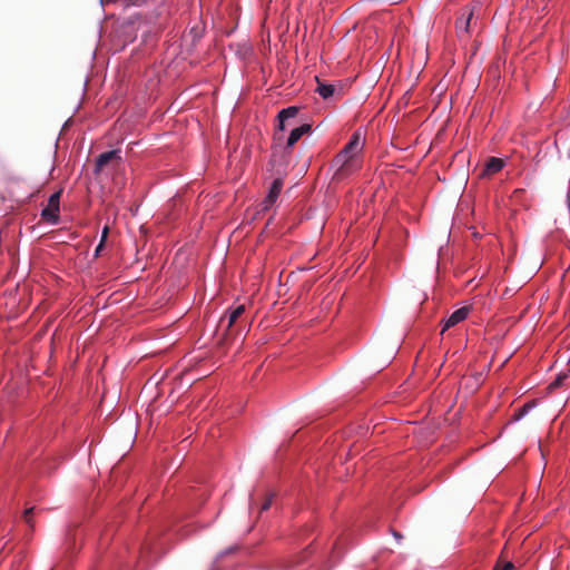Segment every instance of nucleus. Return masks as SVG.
Wrapping results in <instances>:
<instances>
[{
    "mask_svg": "<svg viewBox=\"0 0 570 570\" xmlns=\"http://www.w3.org/2000/svg\"><path fill=\"white\" fill-rule=\"evenodd\" d=\"M272 500H273L272 495L265 500V502L261 507V512L267 511L269 509V507L272 504Z\"/></svg>",
    "mask_w": 570,
    "mask_h": 570,
    "instance_id": "obj_16",
    "label": "nucleus"
},
{
    "mask_svg": "<svg viewBox=\"0 0 570 570\" xmlns=\"http://www.w3.org/2000/svg\"><path fill=\"white\" fill-rule=\"evenodd\" d=\"M514 568L513 563L508 561L503 564L502 570H512Z\"/></svg>",
    "mask_w": 570,
    "mask_h": 570,
    "instance_id": "obj_20",
    "label": "nucleus"
},
{
    "mask_svg": "<svg viewBox=\"0 0 570 570\" xmlns=\"http://www.w3.org/2000/svg\"><path fill=\"white\" fill-rule=\"evenodd\" d=\"M108 234H109V227L108 226H105L102 228V232H101V236H100V242L101 243H105L106 244V240L108 238Z\"/></svg>",
    "mask_w": 570,
    "mask_h": 570,
    "instance_id": "obj_15",
    "label": "nucleus"
},
{
    "mask_svg": "<svg viewBox=\"0 0 570 570\" xmlns=\"http://www.w3.org/2000/svg\"><path fill=\"white\" fill-rule=\"evenodd\" d=\"M469 315V308L463 306L450 314V316L444 321V325L442 327V333L448 331L449 328L458 325L462 321H464Z\"/></svg>",
    "mask_w": 570,
    "mask_h": 570,
    "instance_id": "obj_5",
    "label": "nucleus"
},
{
    "mask_svg": "<svg viewBox=\"0 0 570 570\" xmlns=\"http://www.w3.org/2000/svg\"><path fill=\"white\" fill-rule=\"evenodd\" d=\"M561 377H557V380L553 382V385L560 384Z\"/></svg>",
    "mask_w": 570,
    "mask_h": 570,
    "instance_id": "obj_24",
    "label": "nucleus"
},
{
    "mask_svg": "<svg viewBox=\"0 0 570 570\" xmlns=\"http://www.w3.org/2000/svg\"><path fill=\"white\" fill-rule=\"evenodd\" d=\"M317 87L316 92L323 98V99H330L335 94V86L332 83L323 82L318 78H316Z\"/></svg>",
    "mask_w": 570,
    "mask_h": 570,
    "instance_id": "obj_10",
    "label": "nucleus"
},
{
    "mask_svg": "<svg viewBox=\"0 0 570 570\" xmlns=\"http://www.w3.org/2000/svg\"><path fill=\"white\" fill-rule=\"evenodd\" d=\"M472 14V11H470L466 16L463 14L462 17L456 19L455 29L460 38H462L464 35L469 32Z\"/></svg>",
    "mask_w": 570,
    "mask_h": 570,
    "instance_id": "obj_9",
    "label": "nucleus"
},
{
    "mask_svg": "<svg viewBox=\"0 0 570 570\" xmlns=\"http://www.w3.org/2000/svg\"><path fill=\"white\" fill-rule=\"evenodd\" d=\"M244 312H245V306L243 304L237 305L235 307H229L225 312V316L222 317L220 321L224 322V318L227 317L226 328L229 330Z\"/></svg>",
    "mask_w": 570,
    "mask_h": 570,
    "instance_id": "obj_7",
    "label": "nucleus"
},
{
    "mask_svg": "<svg viewBox=\"0 0 570 570\" xmlns=\"http://www.w3.org/2000/svg\"><path fill=\"white\" fill-rule=\"evenodd\" d=\"M363 145L364 142L361 139V132L358 130L354 131L348 142L332 160L331 168L335 169V176L341 175L350 160L362 151Z\"/></svg>",
    "mask_w": 570,
    "mask_h": 570,
    "instance_id": "obj_1",
    "label": "nucleus"
},
{
    "mask_svg": "<svg viewBox=\"0 0 570 570\" xmlns=\"http://www.w3.org/2000/svg\"><path fill=\"white\" fill-rule=\"evenodd\" d=\"M299 111V107L297 106H288L286 108H283L278 111L276 118H282V120H285L286 122L289 119H293L297 116Z\"/></svg>",
    "mask_w": 570,
    "mask_h": 570,
    "instance_id": "obj_13",
    "label": "nucleus"
},
{
    "mask_svg": "<svg viewBox=\"0 0 570 570\" xmlns=\"http://www.w3.org/2000/svg\"><path fill=\"white\" fill-rule=\"evenodd\" d=\"M504 166H505L504 159L499 158V157H490L485 161L483 173L487 175H492V174H495V173H499L500 170H502L504 168Z\"/></svg>",
    "mask_w": 570,
    "mask_h": 570,
    "instance_id": "obj_8",
    "label": "nucleus"
},
{
    "mask_svg": "<svg viewBox=\"0 0 570 570\" xmlns=\"http://www.w3.org/2000/svg\"><path fill=\"white\" fill-rule=\"evenodd\" d=\"M104 247H105V243L99 242V244L95 248L94 256L98 257L100 255L101 250L104 249Z\"/></svg>",
    "mask_w": 570,
    "mask_h": 570,
    "instance_id": "obj_18",
    "label": "nucleus"
},
{
    "mask_svg": "<svg viewBox=\"0 0 570 570\" xmlns=\"http://www.w3.org/2000/svg\"><path fill=\"white\" fill-rule=\"evenodd\" d=\"M110 161H117V163H121L122 161V157H121V150L120 149H111L109 151H105L102 154H100L97 158H96V161H95V167H94V174L95 175H99L102 170V168L108 165Z\"/></svg>",
    "mask_w": 570,
    "mask_h": 570,
    "instance_id": "obj_4",
    "label": "nucleus"
},
{
    "mask_svg": "<svg viewBox=\"0 0 570 570\" xmlns=\"http://www.w3.org/2000/svg\"><path fill=\"white\" fill-rule=\"evenodd\" d=\"M312 131V126L309 124H302L298 127H295L291 130L287 140L286 148L291 149L295 146V144L305 135Z\"/></svg>",
    "mask_w": 570,
    "mask_h": 570,
    "instance_id": "obj_6",
    "label": "nucleus"
},
{
    "mask_svg": "<svg viewBox=\"0 0 570 570\" xmlns=\"http://www.w3.org/2000/svg\"><path fill=\"white\" fill-rule=\"evenodd\" d=\"M59 200L60 191L53 193L48 199V206L41 210V217L53 225L59 220Z\"/></svg>",
    "mask_w": 570,
    "mask_h": 570,
    "instance_id": "obj_3",
    "label": "nucleus"
},
{
    "mask_svg": "<svg viewBox=\"0 0 570 570\" xmlns=\"http://www.w3.org/2000/svg\"><path fill=\"white\" fill-rule=\"evenodd\" d=\"M277 119V129L279 131H284L286 129V121L285 120H282V118H276Z\"/></svg>",
    "mask_w": 570,
    "mask_h": 570,
    "instance_id": "obj_17",
    "label": "nucleus"
},
{
    "mask_svg": "<svg viewBox=\"0 0 570 570\" xmlns=\"http://www.w3.org/2000/svg\"><path fill=\"white\" fill-rule=\"evenodd\" d=\"M203 38V29L199 26H194L186 30L180 39L181 51L188 56L196 52L197 46Z\"/></svg>",
    "mask_w": 570,
    "mask_h": 570,
    "instance_id": "obj_2",
    "label": "nucleus"
},
{
    "mask_svg": "<svg viewBox=\"0 0 570 570\" xmlns=\"http://www.w3.org/2000/svg\"><path fill=\"white\" fill-rule=\"evenodd\" d=\"M276 202H274L273 199L268 198V195L265 196V198L262 200V203L259 204V212H266Z\"/></svg>",
    "mask_w": 570,
    "mask_h": 570,
    "instance_id": "obj_14",
    "label": "nucleus"
},
{
    "mask_svg": "<svg viewBox=\"0 0 570 570\" xmlns=\"http://www.w3.org/2000/svg\"><path fill=\"white\" fill-rule=\"evenodd\" d=\"M32 511H33V508L27 509V510L24 511V519H26V521H27L28 523L30 522L29 517H30V514L32 513Z\"/></svg>",
    "mask_w": 570,
    "mask_h": 570,
    "instance_id": "obj_19",
    "label": "nucleus"
},
{
    "mask_svg": "<svg viewBox=\"0 0 570 570\" xmlns=\"http://www.w3.org/2000/svg\"><path fill=\"white\" fill-rule=\"evenodd\" d=\"M100 4L104 6V0H100Z\"/></svg>",
    "mask_w": 570,
    "mask_h": 570,
    "instance_id": "obj_25",
    "label": "nucleus"
},
{
    "mask_svg": "<svg viewBox=\"0 0 570 570\" xmlns=\"http://www.w3.org/2000/svg\"><path fill=\"white\" fill-rule=\"evenodd\" d=\"M282 188H283V179L282 178H275L269 188H268V198L273 199L274 202L277 200V198L279 197V194L282 191Z\"/></svg>",
    "mask_w": 570,
    "mask_h": 570,
    "instance_id": "obj_11",
    "label": "nucleus"
},
{
    "mask_svg": "<svg viewBox=\"0 0 570 570\" xmlns=\"http://www.w3.org/2000/svg\"><path fill=\"white\" fill-rule=\"evenodd\" d=\"M534 407H535V403L534 402H529V403L523 404L521 407H519V409H517L514 411V413L512 415V420L514 422H518V421L522 420Z\"/></svg>",
    "mask_w": 570,
    "mask_h": 570,
    "instance_id": "obj_12",
    "label": "nucleus"
},
{
    "mask_svg": "<svg viewBox=\"0 0 570 570\" xmlns=\"http://www.w3.org/2000/svg\"><path fill=\"white\" fill-rule=\"evenodd\" d=\"M253 502H254L253 494H249V505H250V507L253 505Z\"/></svg>",
    "mask_w": 570,
    "mask_h": 570,
    "instance_id": "obj_23",
    "label": "nucleus"
},
{
    "mask_svg": "<svg viewBox=\"0 0 570 570\" xmlns=\"http://www.w3.org/2000/svg\"><path fill=\"white\" fill-rule=\"evenodd\" d=\"M393 535H394L397 540H400V539L402 538V535H401L400 533H397V532H393Z\"/></svg>",
    "mask_w": 570,
    "mask_h": 570,
    "instance_id": "obj_22",
    "label": "nucleus"
},
{
    "mask_svg": "<svg viewBox=\"0 0 570 570\" xmlns=\"http://www.w3.org/2000/svg\"><path fill=\"white\" fill-rule=\"evenodd\" d=\"M234 550H235V548H228V549H226L225 551H223V552L220 553V556H224V554H227V553H232Z\"/></svg>",
    "mask_w": 570,
    "mask_h": 570,
    "instance_id": "obj_21",
    "label": "nucleus"
}]
</instances>
